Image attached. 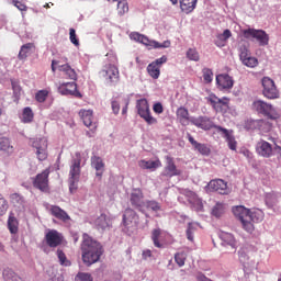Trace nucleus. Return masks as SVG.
Wrapping results in <instances>:
<instances>
[{
    "mask_svg": "<svg viewBox=\"0 0 281 281\" xmlns=\"http://www.w3.org/2000/svg\"><path fill=\"white\" fill-rule=\"evenodd\" d=\"M195 278H196L198 281H212L210 278L205 277V274H203V272H199L195 276Z\"/></svg>",
    "mask_w": 281,
    "mask_h": 281,
    "instance_id": "338daca9",
    "label": "nucleus"
},
{
    "mask_svg": "<svg viewBox=\"0 0 281 281\" xmlns=\"http://www.w3.org/2000/svg\"><path fill=\"white\" fill-rule=\"evenodd\" d=\"M188 259V255L186 252H177L175 255V261L178 267H183L186 265V260Z\"/></svg>",
    "mask_w": 281,
    "mask_h": 281,
    "instance_id": "c03bdc74",
    "label": "nucleus"
},
{
    "mask_svg": "<svg viewBox=\"0 0 281 281\" xmlns=\"http://www.w3.org/2000/svg\"><path fill=\"white\" fill-rule=\"evenodd\" d=\"M3 278L5 281H23V279L11 269H7L3 271Z\"/></svg>",
    "mask_w": 281,
    "mask_h": 281,
    "instance_id": "a19ab883",
    "label": "nucleus"
},
{
    "mask_svg": "<svg viewBox=\"0 0 281 281\" xmlns=\"http://www.w3.org/2000/svg\"><path fill=\"white\" fill-rule=\"evenodd\" d=\"M111 104L114 115H117L120 113V101H112Z\"/></svg>",
    "mask_w": 281,
    "mask_h": 281,
    "instance_id": "0e129e2a",
    "label": "nucleus"
},
{
    "mask_svg": "<svg viewBox=\"0 0 281 281\" xmlns=\"http://www.w3.org/2000/svg\"><path fill=\"white\" fill-rule=\"evenodd\" d=\"M190 124H193V126H196V128H202V131H211V128H216V126H220L214 125V122H212V120L207 116H192L190 119Z\"/></svg>",
    "mask_w": 281,
    "mask_h": 281,
    "instance_id": "dca6fc26",
    "label": "nucleus"
},
{
    "mask_svg": "<svg viewBox=\"0 0 281 281\" xmlns=\"http://www.w3.org/2000/svg\"><path fill=\"white\" fill-rule=\"evenodd\" d=\"M153 111H154V113L161 115V113H164V105L161 104V102L155 103L153 106Z\"/></svg>",
    "mask_w": 281,
    "mask_h": 281,
    "instance_id": "e2e57ef3",
    "label": "nucleus"
},
{
    "mask_svg": "<svg viewBox=\"0 0 281 281\" xmlns=\"http://www.w3.org/2000/svg\"><path fill=\"white\" fill-rule=\"evenodd\" d=\"M206 101L211 104L214 111H216V113H227V111H229V99L227 97H223L221 99L215 94H211L206 98Z\"/></svg>",
    "mask_w": 281,
    "mask_h": 281,
    "instance_id": "6e6552de",
    "label": "nucleus"
},
{
    "mask_svg": "<svg viewBox=\"0 0 281 281\" xmlns=\"http://www.w3.org/2000/svg\"><path fill=\"white\" fill-rule=\"evenodd\" d=\"M233 214L240 221L243 229L248 232V234H254V223H260L262 221V211L251 212L243 205L234 206Z\"/></svg>",
    "mask_w": 281,
    "mask_h": 281,
    "instance_id": "f03ea898",
    "label": "nucleus"
},
{
    "mask_svg": "<svg viewBox=\"0 0 281 281\" xmlns=\"http://www.w3.org/2000/svg\"><path fill=\"white\" fill-rule=\"evenodd\" d=\"M58 70L61 71L69 80H78V74L71 68L69 64L58 66Z\"/></svg>",
    "mask_w": 281,
    "mask_h": 281,
    "instance_id": "7c9ffc66",
    "label": "nucleus"
},
{
    "mask_svg": "<svg viewBox=\"0 0 281 281\" xmlns=\"http://www.w3.org/2000/svg\"><path fill=\"white\" fill-rule=\"evenodd\" d=\"M147 74L154 78V80H157V78H159V76H161V70L159 68V66H156L155 64H149L147 66Z\"/></svg>",
    "mask_w": 281,
    "mask_h": 281,
    "instance_id": "4c0bfd02",
    "label": "nucleus"
},
{
    "mask_svg": "<svg viewBox=\"0 0 281 281\" xmlns=\"http://www.w3.org/2000/svg\"><path fill=\"white\" fill-rule=\"evenodd\" d=\"M244 37L256 38L261 47L269 45V34L263 30L247 29L243 31Z\"/></svg>",
    "mask_w": 281,
    "mask_h": 281,
    "instance_id": "9d476101",
    "label": "nucleus"
},
{
    "mask_svg": "<svg viewBox=\"0 0 281 281\" xmlns=\"http://www.w3.org/2000/svg\"><path fill=\"white\" fill-rule=\"evenodd\" d=\"M58 93L61 95H75V98H82V94L78 91V85L76 82H64L59 85Z\"/></svg>",
    "mask_w": 281,
    "mask_h": 281,
    "instance_id": "f3484780",
    "label": "nucleus"
},
{
    "mask_svg": "<svg viewBox=\"0 0 281 281\" xmlns=\"http://www.w3.org/2000/svg\"><path fill=\"white\" fill-rule=\"evenodd\" d=\"M34 120V112L32 111V108L26 106L23 110L22 113V122L24 124H30V122H32Z\"/></svg>",
    "mask_w": 281,
    "mask_h": 281,
    "instance_id": "ea45409f",
    "label": "nucleus"
},
{
    "mask_svg": "<svg viewBox=\"0 0 281 281\" xmlns=\"http://www.w3.org/2000/svg\"><path fill=\"white\" fill-rule=\"evenodd\" d=\"M187 58H189V60H194V63H199L201 57L195 48H189L187 52Z\"/></svg>",
    "mask_w": 281,
    "mask_h": 281,
    "instance_id": "49530a36",
    "label": "nucleus"
},
{
    "mask_svg": "<svg viewBox=\"0 0 281 281\" xmlns=\"http://www.w3.org/2000/svg\"><path fill=\"white\" fill-rule=\"evenodd\" d=\"M188 139L195 150H198L201 155H210V149L205 146V144L196 142L190 134L188 135Z\"/></svg>",
    "mask_w": 281,
    "mask_h": 281,
    "instance_id": "473e14b6",
    "label": "nucleus"
},
{
    "mask_svg": "<svg viewBox=\"0 0 281 281\" xmlns=\"http://www.w3.org/2000/svg\"><path fill=\"white\" fill-rule=\"evenodd\" d=\"M252 109L263 115L268 120H280V112L276 108L271 105V103H267L262 100L254 101Z\"/></svg>",
    "mask_w": 281,
    "mask_h": 281,
    "instance_id": "20e7f679",
    "label": "nucleus"
},
{
    "mask_svg": "<svg viewBox=\"0 0 281 281\" xmlns=\"http://www.w3.org/2000/svg\"><path fill=\"white\" fill-rule=\"evenodd\" d=\"M12 3L15 8H18V10H20V12H27V5H25V3L19 0H13Z\"/></svg>",
    "mask_w": 281,
    "mask_h": 281,
    "instance_id": "4d7b16f0",
    "label": "nucleus"
},
{
    "mask_svg": "<svg viewBox=\"0 0 281 281\" xmlns=\"http://www.w3.org/2000/svg\"><path fill=\"white\" fill-rule=\"evenodd\" d=\"M216 85L220 89H232L234 87V79L227 74L217 75Z\"/></svg>",
    "mask_w": 281,
    "mask_h": 281,
    "instance_id": "4be33fe9",
    "label": "nucleus"
},
{
    "mask_svg": "<svg viewBox=\"0 0 281 281\" xmlns=\"http://www.w3.org/2000/svg\"><path fill=\"white\" fill-rule=\"evenodd\" d=\"M210 190L217 192L218 194H229L227 182L223 179L211 180L209 183Z\"/></svg>",
    "mask_w": 281,
    "mask_h": 281,
    "instance_id": "aec40b11",
    "label": "nucleus"
},
{
    "mask_svg": "<svg viewBox=\"0 0 281 281\" xmlns=\"http://www.w3.org/2000/svg\"><path fill=\"white\" fill-rule=\"evenodd\" d=\"M202 74H203V80L204 82L206 83H210L212 82L213 78H214V72H212V69L210 68H204L202 70Z\"/></svg>",
    "mask_w": 281,
    "mask_h": 281,
    "instance_id": "09e8293b",
    "label": "nucleus"
},
{
    "mask_svg": "<svg viewBox=\"0 0 281 281\" xmlns=\"http://www.w3.org/2000/svg\"><path fill=\"white\" fill-rule=\"evenodd\" d=\"M110 224H111V220H109L105 214H101L94 221V225H95L97 229H101L102 232H104V229H109Z\"/></svg>",
    "mask_w": 281,
    "mask_h": 281,
    "instance_id": "72a5a7b5",
    "label": "nucleus"
},
{
    "mask_svg": "<svg viewBox=\"0 0 281 281\" xmlns=\"http://www.w3.org/2000/svg\"><path fill=\"white\" fill-rule=\"evenodd\" d=\"M49 168H46L41 173H37L33 179V187L41 192H49Z\"/></svg>",
    "mask_w": 281,
    "mask_h": 281,
    "instance_id": "1a4fd4ad",
    "label": "nucleus"
},
{
    "mask_svg": "<svg viewBox=\"0 0 281 281\" xmlns=\"http://www.w3.org/2000/svg\"><path fill=\"white\" fill-rule=\"evenodd\" d=\"M56 65H60V61L53 59L52 61V71L56 72Z\"/></svg>",
    "mask_w": 281,
    "mask_h": 281,
    "instance_id": "774afa93",
    "label": "nucleus"
},
{
    "mask_svg": "<svg viewBox=\"0 0 281 281\" xmlns=\"http://www.w3.org/2000/svg\"><path fill=\"white\" fill-rule=\"evenodd\" d=\"M91 166L97 171V177H99V179H102V175H104V160H102L100 156H92Z\"/></svg>",
    "mask_w": 281,
    "mask_h": 281,
    "instance_id": "a878e982",
    "label": "nucleus"
},
{
    "mask_svg": "<svg viewBox=\"0 0 281 281\" xmlns=\"http://www.w3.org/2000/svg\"><path fill=\"white\" fill-rule=\"evenodd\" d=\"M57 258H58L60 265H65L66 267H67V265H69V261H67V256L60 249L57 250Z\"/></svg>",
    "mask_w": 281,
    "mask_h": 281,
    "instance_id": "5fc2aeb1",
    "label": "nucleus"
},
{
    "mask_svg": "<svg viewBox=\"0 0 281 281\" xmlns=\"http://www.w3.org/2000/svg\"><path fill=\"white\" fill-rule=\"evenodd\" d=\"M243 65L246 67H250V69H254V67H258V58L256 57H248L244 61H241Z\"/></svg>",
    "mask_w": 281,
    "mask_h": 281,
    "instance_id": "8fccbe9b",
    "label": "nucleus"
},
{
    "mask_svg": "<svg viewBox=\"0 0 281 281\" xmlns=\"http://www.w3.org/2000/svg\"><path fill=\"white\" fill-rule=\"evenodd\" d=\"M262 83V94L268 100H278L280 98V91L276 87V81L269 77H263L261 80Z\"/></svg>",
    "mask_w": 281,
    "mask_h": 281,
    "instance_id": "423d86ee",
    "label": "nucleus"
},
{
    "mask_svg": "<svg viewBox=\"0 0 281 281\" xmlns=\"http://www.w3.org/2000/svg\"><path fill=\"white\" fill-rule=\"evenodd\" d=\"M0 150L7 155H12L14 153V146L8 137H0Z\"/></svg>",
    "mask_w": 281,
    "mask_h": 281,
    "instance_id": "c9c22d12",
    "label": "nucleus"
},
{
    "mask_svg": "<svg viewBox=\"0 0 281 281\" xmlns=\"http://www.w3.org/2000/svg\"><path fill=\"white\" fill-rule=\"evenodd\" d=\"M69 38L70 43L75 45V47H80V41L78 40V36L76 35V29H69Z\"/></svg>",
    "mask_w": 281,
    "mask_h": 281,
    "instance_id": "3c124183",
    "label": "nucleus"
},
{
    "mask_svg": "<svg viewBox=\"0 0 281 281\" xmlns=\"http://www.w3.org/2000/svg\"><path fill=\"white\" fill-rule=\"evenodd\" d=\"M147 207L148 210H153V212H159L161 210V206L155 201L147 202Z\"/></svg>",
    "mask_w": 281,
    "mask_h": 281,
    "instance_id": "bf43d9fd",
    "label": "nucleus"
},
{
    "mask_svg": "<svg viewBox=\"0 0 281 281\" xmlns=\"http://www.w3.org/2000/svg\"><path fill=\"white\" fill-rule=\"evenodd\" d=\"M49 95V91L47 90H40L35 94L36 102L43 103L45 100H47V97Z\"/></svg>",
    "mask_w": 281,
    "mask_h": 281,
    "instance_id": "de8ad7c7",
    "label": "nucleus"
},
{
    "mask_svg": "<svg viewBox=\"0 0 281 281\" xmlns=\"http://www.w3.org/2000/svg\"><path fill=\"white\" fill-rule=\"evenodd\" d=\"M212 214L216 218H221V216H223V214H225V205L223 203H216L212 210Z\"/></svg>",
    "mask_w": 281,
    "mask_h": 281,
    "instance_id": "79ce46f5",
    "label": "nucleus"
},
{
    "mask_svg": "<svg viewBox=\"0 0 281 281\" xmlns=\"http://www.w3.org/2000/svg\"><path fill=\"white\" fill-rule=\"evenodd\" d=\"M80 164H82V156L80 153H76L71 160L68 178L69 192L71 194L78 191V183L80 181Z\"/></svg>",
    "mask_w": 281,
    "mask_h": 281,
    "instance_id": "7ed1b4c3",
    "label": "nucleus"
},
{
    "mask_svg": "<svg viewBox=\"0 0 281 281\" xmlns=\"http://www.w3.org/2000/svg\"><path fill=\"white\" fill-rule=\"evenodd\" d=\"M34 47V43H26L22 45L18 55L19 60H25V58L32 54Z\"/></svg>",
    "mask_w": 281,
    "mask_h": 281,
    "instance_id": "f704fd0d",
    "label": "nucleus"
},
{
    "mask_svg": "<svg viewBox=\"0 0 281 281\" xmlns=\"http://www.w3.org/2000/svg\"><path fill=\"white\" fill-rule=\"evenodd\" d=\"M131 38H133L134 41H137V43H142L143 45H147L149 47H153V43H155V41L148 40V37H146V35H142L139 33H133L131 35Z\"/></svg>",
    "mask_w": 281,
    "mask_h": 281,
    "instance_id": "e433bc0d",
    "label": "nucleus"
},
{
    "mask_svg": "<svg viewBox=\"0 0 281 281\" xmlns=\"http://www.w3.org/2000/svg\"><path fill=\"white\" fill-rule=\"evenodd\" d=\"M251 56V54L249 53V50L247 48H241L240 54H239V58L241 60V63H244L245 60H247V58H249Z\"/></svg>",
    "mask_w": 281,
    "mask_h": 281,
    "instance_id": "052dcab7",
    "label": "nucleus"
},
{
    "mask_svg": "<svg viewBox=\"0 0 281 281\" xmlns=\"http://www.w3.org/2000/svg\"><path fill=\"white\" fill-rule=\"evenodd\" d=\"M76 281H93V278L89 273L81 272L77 274Z\"/></svg>",
    "mask_w": 281,
    "mask_h": 281,
    "instance_id": "6e6d98bb",
    "label": "nucleus"
},
{
    "mask_svg": "<svg viewBox=\"0 0 281 281\" xmlns=\"http://www.w3.org/2000/svg\"><path fill=\"white\" fill-rule=\"evenodd\" d=\"M142 257L143 260H148V258H153V251L150 249L143 250Z\"/></svg>",
    "mask_w": 281,
    "mask_h": 281,
    "instance_id": "69168bd1",
    "label": "nucleus"
},
{
    "mask_svg": "<svg viewBox=\"0 0 281 281\" xmlns=\"http://www.w3.org/2000/svg\"><path fill=\"white\" fill-rule=\"evenodd\" d=\"M220 238L225 247H232V249H236V238L232 233L222 232L220 234Z\"/></svg>",
    "mask_w": 281,
    "mask_h": 281,
    "instance_id": "c756f323",
    "label": "nucleus"
},
{
    "mask_svg": "<svg viewBox=\"0 0 281 281\" xmlns=\"http://www.w3.org/2000/svg\"><path fill=\"white\" fill-rule=\"evenodd\" d=\"M82 243H81V259L83 265H87V267H91V265H95L102 258V255L104 254V248H102V245L88 234H83L82 236Z\"/></svg>",
    "mask_w": 281,
    "mask_h": 281,
    "instance_id": "f257e3e1",
    "label": "nucleus"
},
{
    "mask_svg": "<svg viewBox=\"0 0 281 281\" xmlns=\"http://www.w3.org/2000/svg\"><path fill=\"white\" fill-rule=\"evenodd\" d=\"M229 38H232V31H229V29H226L222 34L216 35V40H215L216 47H225Z\"/></svg>",
    "mask_w": 281,
    "mask_h": 281,
    "instance_id": "c85d7f7f",
    "label": "nucleus"
},
{
    "mask_svg": "<svg viewBox=\"0 0 281 281\" xmlns=\"http://www.w3.org/2000/svg\"><path fill=\"white\" fill-rule=\"evenodd\" d=\"M117 12L120 16H124V14L128 12V2H126V0L117 2Z\"/></svg>",
    "mask_w": 281,
    "mask_h": 281,
    "instance_id": "a18cd8bd",
    "label": "nucleus"
},
{
    "mask_svg": "<svg viewBox=\"0 0 281 281\" xmlns=\"http://www.w3.org/2000/svg\"><path fill=\"white\" fill-rule=\"evenodd\" d=\"M8 212V201L3 195L0 193V216H3Z\"/></svg>",
    "mask_w": 281,
    "mask_h": 281,
    "instance_id": "603ef678",
    "label": "nucleus"
},
{
    "mask_svg": "<svg viewBox=\"0 0 281 281\" xmlns=\"http://www.w3.org/2000/svg\"><path fill=\"white\" fill-rule=\"evenodd\" d=\"M153 47H154V49H161V48L170 47V41H165L162 44H160L159 42H153Z\"/></svg>",
    "mask_w": 281,
    "mask_h": 281,
    "instance_id": "13d9d810",
    "label": "nucleus"
},
{
    "mask_svg": "<svg viewBox=\"0 0 281 281\" xmlns=\"http://www.w3.org/2000/svg\"><path fill=\"white\" fill-rule=\"evenodd\" d=\"M182 175V171L177 168V165L175 164V158L170 156H166V166L164 168V171L161 172L162 177H180Z\"/></svg>",
    "mask_w": 281,
    "mask_h": 281,
    "instance_id": "2eb2a0df",
    "label": "nucleus"
},
{
    "mask_svg": "<svg viewBox=\"0 0 281 281\" xmlns=\"http://www.w3.org/2000/svg\"><path fill=\"white\" fill-rule=\"evenodd\" d=\"M130 201L136 210L144 207V192H142V189H134L131 193Z\"/></svg>",
    "mask_w": 281,
    "mask_h": 281,
    "instance_id": "412c9836",
    "label": "nucleus"
},
{
    "mask_svg": "<svg viewBox=\"0 0 281 281\" xmlns=\"http://www.w3.org/2000/svg\"><path fill=\"white\" fill-rule=\"evenodd\" d=\"M136 109L139 117L145 120L147 124H157V119L150 114V105H148V100H137Z\"/></svg>",
    "mask_w": 281,
    "mask_h": 281,
    "instance_id": "0eeeda50",
    "label": "nucleus"
},
{
    "mask_svg": "<svg viewBox=\"0 0 281 281\" xmlns=\"http://www.w3.org/2000/svg\"><path fill=\"white\" fill-rule=\"evenodd\" d=\"M139 168L143 170H157V168H161V160H140L138 162Z\"/></svg>",
    "mask_w": 281,
    "mask_h": 281,
    "instance_id": "cd10ccee",
    "label": "nucleus"
},
{
    "mask_svg": "<svg viewBox=\"0 0 281 281\" xmlns=\"http://www.w3.org/2000/svg\"><path fill=\"white\" fill-rule=\"evenodd\" d=\"M176 115L182 126H188L190 120H192V117H190V112L183 106L177 110Z\"/></svg>",
    "mask_w": 281,
    "mask_h": 281,
    "instance_id": "bb28decb",
    "label": "nucleus"
},
{
    "mask_svg": "<svg viewBox=\"0 0 281 281\" xmlns=\"http://www.w3.org/2000/svg\"><path fill=\"white\" fill-rule=\"evenodd\" d=\"M168 63V57H166L165 55L161 56L160 58L156 59L155 61H151V64H155L156 67H159V69H161V66Z\"/></svg>",
    "mask_w": 281,
    "mask_h": 281,
    "instance_id": "680f3d73",
    "label": "nucleus"
},
{
    "mask_svg": "<svg viewBox=\"0 0 281 281\" xmlns=\"http://www.w3.org/2000/svg\"><path fill=\"white\" fill-rule=\"evenodd\" d=\"M123 225L127 234H133L139 225V215L133 209H126L123 213Z\"/></svg>",
    "mask_w": 281,
    "mask_h": 281,
    "instance_id": "39448f33",
    "label": "nucleus"
},
{
    "mask_svg": "<svg viewBox=\"0 0 281 281\" xmlns=\"http://www.w3.org/2000/svg\"><path fill=\"white\" fill-rule=\"evenodd\" d=\"M44 238H45L46 245L52 249H56V247H60V245H63V240L65 239V237L63 236V233H59L56 229H49L45 234Z\"/></svg>",
    "mask_w": 281,
    "mask_h": 281,
    "instance_id": "f8f14e48",
    "label": "nucleus"
},
{
    "mask_svg": "<svg viewBox=\"0 0 281 281\" xmlns=\"http://www.w3.org/2000/svg\"><path fill=\"white\" fill-rule=\"evenodd\" d=\"M238 258L239 262L244 267V271H251V268L256 265V261L251 260V258H249V255L245 250L238 251Z\"/></svg>",
    "mask_w": 281,
    "mask_h": 281,
    "instance_id": "b1692460",
    "label": "nucleus"
},
{
    "mask_svg": "<svg viewBox=\"0 0 281 281\" xmlns=\"http://www.w3.org/2000/svg\"><path fill=\"white\" fill-rule=\"evenodd\" d=\"M179 3L180 10L183 14H191V12L196 10V3H199V0H179Z\"/></svg>",
    "mask_w": 281,
    "mask_h": 281,
    "instance_id": "393cba45",
    "label": "nucleus"
},
{
    "mask_svg": "<svg viewBox=\"0 0 281 281\" xmlns=\"http://www.w3.org/2000/svg\"><path fill=\"white\" fill-rule=\"evenodd\" d=\"M49 212L52 216H54L58 221H63V223H67V221H71V217L69 216V214H67L65 210H63L58 205H52L49 209Z\"/></svg>",
    "mask_w": 281,
    "mask_h": 281,
    "instance_id": "5701e85b",
    "label": "nucleus"
},
{
    "mask_svg": "<svg viewBox=\"0 0 281 281\" xmlns=\"http://www.w3.org/2000/svg\"><path fill=\"white\" fill-rule=\"evenodd\" d=\"M256 150L260 157H265L266 159H269V157H273V146L267 140H259L257 143Z\"/></svg>",
    "mask_w": 281,
    "mask_h": 281,
    "instance_id": "a211bd4d",
    "label": "nucleus"
},
{
    "mask_svg": "<svg viewBox=\"0 0 281 281\" xmlns=\"http://www.w3.org/2000/svg\"><path fill=\"white\" fill-rule=\"evenodd\" d=\"M252 126L261 131V133H269L273 125L267 120H256L252 121Z\"/></svg>",
    "mask_w": 281,
    "mask_h": 281,
    "instance_id": "2f4dec72",
    "label": "nucleus"
},
{
    "mask_svg": "<svg viewBox=\"0 0 281 281\" xmlns=\"http://www.w3.org/2000/svg\"><path fill=\"white\" fill-rule=\"evenodd\" d=\"M167 238H170V235L161 228H156L151 231V240L154 244V247H157V249H164L166 245H168Z\"/></svg>",
    "mask_w": 281,
    "mask_h": 281,
    "instance_id": "ddd939ff",
    "label": "nucleus"
},
{
    "mask_svg": "<svg viewBox=\"0 0 281 281\" xmlns=\"http://www.w3.org/2000/svg\"><path fill=\"white\" fill-rule=\"evenodd\" d=\"M79 117H81L85 126L90 128V131H95L98 128V123L93 121V110H80Z\"/></svg>",
    "mask_w": 281,
    "mask_h": 281,
    "instance_id": "6ab92c4d",
    "label": "nucleus"
},
{
    "mask_svg": "<svg viewBox=\"0 0 281 281\" xmlns=\"http://www.w3.org/2000/svg\"><path fill=\"white\" fill-rule=\"evenodd\" d=\"M8 227L12 234H16L19 232V220H16L13 214L9 216Z\"/></svg>",
    "mask_w": 281,
    "mask_h": 281,
    "instance_id": "58836bf2",
    "label": "nucleus"
},
{
    "mask_svg": "<svg viewBox=\"0 0 281 281\" xmlns=\"http://www.w3.org/2000/svg\"><path fill=\"white\" fill-rule=\"evenodd\" d=\"M216 133H218L224 139H226L229 150H236L238 148V142L234 136V130H227L222 126H215Z\"/></svg>",
    "mask_w": 281,
    "mask_h": 281,
    "instance_id": "4468645a",
    "label": "nucleus"
},
{
    "mask_svg": "<svg viewBox=\"0 0 281 281\" xmlns=\"http://www.w3.org/2000/svg\"><path fill=\"white\" fill-rule=\"evenodd\" d=\"M101 76L106 79L110 85H116L120 82V69L113 64H108L101 70Z\"/></svg>",
    "mask_w": 281,
    "mask_h": 281,
    "instance_id": "9b49d317",
    "label": "nucleus"
},
{
    "mask_svg": "<svg viewBox=\"0 0 281 281\" xmlns=\"http://www.w3.org/2000/svg\"><path fill=\"white\" fill-rule=\"evenodd\" d=\"M36 149L37 159L40 161H45V159H47V144L44 143L43 147H36Z\"/></svg>",
    "mask_w": 281,
    "mask_h": 281,
    "instance_id": "37998d69",
    "label": "nucleus"
},
{
    "mask_svg": "<svg viewBox=\"0 0 281 281\" xmlns=\"http://www.w3.org/2000/svg\"><path fill=\"white\" fill-rule=\"evenodd\" d=\"M194 224H192V223H189V225H188V229H187V238H188V240H190L191 243H193L194 241Z\"/></svg>",
    "mask_w": 281,
    "mask_h": 281,
    "instance_id": "864d4df0",
    "label": "nucleus"
}]
</instances>
